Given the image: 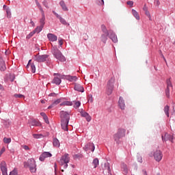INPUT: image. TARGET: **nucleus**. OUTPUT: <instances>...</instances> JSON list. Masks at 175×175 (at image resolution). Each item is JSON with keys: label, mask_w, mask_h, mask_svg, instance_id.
<instances>
[{"label": "nucleus", "mask_w": 175, "mask_h": 175, "mask_svg": "<svg viewBox=\"0 0 175 175\" xmlns=\"http://www.w3.org/2000/svg\"><path fill=\"white\" fill-rule=\"evenodd\" d=\"M51 53L55 58L60 61V62H65V61H66V58L62 55V53L58 49L57 46H52Z\"/></svg>", "instance_id": "1"}, {"label": "nucleus", "mask_w": 175, "mask_h": 175, "mask_svg": "<svg viewBox=\"0 0 175 175\" xmlns=\"http://www.w3.org/2000/svg\"><path fill=\"white\" fill-rule=\"evenodd\" d=\"M125 133H126V130H125V129H119L118 130L117 133L113 135L114 141L117 144L121 143L120 139H122V137H125Z\"/></svg>", "instance_id": "2"}, {"label": "nucleus", "mask_w": 175, "mask_h": 175, "mask_svg": "<svg viewBox=\"0 0 175 175\" xmlns=\"http://www.w3.org/2000/svg\"><path fill=\"white\" fill-rule=\"evenodd\" d=\"M25 167H29L31 173H36V161L33 159H29L24 163Z\"/></svg>", "instance_id": "3"}, {"label": "nucleus", "mask_w": 175, "mask_h": 175, "mask_svg": "<svg viewBox=\"0 0 175 175\" xmlns=\"http://www.w3.org/2000/svg\"><path fill=\"white\" fill-rule=\"evenodd\" d=\"M70 161V157H69V154L65 153L64 155L62 156L60 159L58 161L59 165L60 166H63L64 169L68 168V163Z\"/></svg>", "instance_id": "4"}, {"label": "nucleus", "mask_w": 175, "mask_h": 175, "mask_svg": "<svg viewBox=\"0 0 175 175\" xmlns=\"http://www.w3.org/2000/svg\"><path fill=\"white\" fill-rule=\"evenodd\" d=\"M101 31H103V34L101 35L100 40L103 43L106 44V42H107V36H110V31L107 30L105 25H101Z\"/></svg>", "instance_id": "5"}, {"label": "nucleus", "mask_w": 175, "mask_h": 175, "mask_svg": "<svg viewBox=\"0 0 175 175\" xmlns=\"http://www.w3.org/2000/svg\"><path fill=\"white\" fill-rule=\"evenodd\" d=\"M33 59L37 62H46L49 59V55H40L38 53L33 57Z\"/></svg>", "instance_id": "6"}, {"label": "nucleus", "mask_w": 175, "mask_h": 175, "mask_svg": "<svg viewBox=\"0 0 175 175\" xmlns=\"http://www.w3.org/2000/svg\"><path fill=\"white\" fill-rule=\"evenodd\" d=\"M114 88V79L111 78L107 85V95H111L113 92V89Z\"/></svg>", "instance_id": "7"}, {"label": "nucleus", "mask_w": 175, "mask_h": 175, "mask_svg": "<svg viewBox=\"0 0 175 175\" xmlns=\"http://www.w3.org/2000/svg\"><path fill=\"white\" fill-rule=\"evenodd\" d=\"M150 157H154L155 161H157V162H161V161H162V152H161V150H157L152 153H150Z\"/></svg>", "instance_id": "8"}, {"label": "nucleus", "mask_w": 175, "mask_h": 175, "mask_svg": "<svg viewBox=\"0 0 175 175\" xmlns=\"http://www.w3.org/2000/svg\"><path fill=\"white\" fill-rule=\"evenodd\" d=\"M60 118L62 121H69V120H70V116L69 113L65 111H60Z\"/></svg>", "instance_id": "9"}, {"label": "nucleus", "mask_w": 175, "mask_h": 175, "mask_svg": "<svg viewBox=\"0 0 175 175\" xmlns=\"http://www.w3.org/2000/svg\"><path fill=\"white\" fill-rule=\"evenodd\" d=\"M54 76H56L54 77L52 83L53 84H56V85H59L61 84V79H62V75L61 74H54Z\"/></svg>", "instance_id": "10"}, {"label": "nucleus", "mask_w": 175, "mask_h": 175, "mask_svg": "<svg viewBox=\"0 0 175 175\" xmlns=\"http://www.w3.org/2000/svg\"><path fill=\"white\" fill-rule=\"evenodd\" d=\"M0 168L3 175H8V167L5 161H2L0 164Z\"/></svg>", "instance_id": "11"}, {"label": "nucleus", "mask_w": 175, "mask_h": 175, "mask_svg": "<svg viewBox=\"0 0 175 175\" xmlns=\"http://www.w3.org/2000/svg\"><path fill=\"white\" fill-rule=\"evenodd\" d=\"M84 150L85 151H89L90 150L92 152H94L95 151V145H94V143L90 142L85 146Z\"/></svg>", "instance_id": "12"}, {"label": "nucleus", "mask_w": 175, "mask_h": 175, "mask_svg": "<svg viewBox=\"0 0 175 175\" xmlns=\"http://www.w3.org/2000/svg\"><path fill=\"white\" fill-rule=\"evenodd\" d=\"M51 157H53V154L50 152H44L40 157V161L43 162L46 158H51Z\"/></svg>", "instance_id": "13"}, {"label": "nucleus", "mask_w": 175, "mask_h": 175, "mask_svg": "<svg viewBox=\"0 0 175 175\" xmlns=\"http://www.w3.org/2000/svg\"><path fill=\"white\" fill-rule=\"evenodd\" d=\"M109 38L112 42H113V43H117V42H118L117 36H116V33H114V32H113L111 30H109Z\"/></svg>", "instance_id": "14"}, {"label": "nucleus", "mask_w": 175, "mask_h": 175, "mask_svg": "<svg viewBox=\"0 0 175 175\" xmlns=\"http://www.w3.org/2000/svg\"><path fill=\"white\" fill-rule=\"evenodd\" d=\"M47 38L50 42H57V40L58 39V37H57L55 34L50 33L47 34Z\"/></svg>", "instance_id": "15"}, {"label": "nucleus", "mask_w": 175, "mask_h": 175, "mask_svg": "<svg viewBox=\"0 0 175 175\" xmlns=\"http://www.w3.org/2000/svg\"><path fill=\"white\" fill-rule=\"evenodd\" d=\"M3 9L5 11L7 17L10 18V17H12V12L10 11V8L8 5H3Z\"/></svg>", "instance_id": "16"}, {"label": "nucleus", "mask_w": 175, "mask_h": 175, "mask_svg": "<svg viewBox=\"0 0 175 175\" xmlns=\"http://www.w3.org/2000/svg\"><path fill=\"white\" fill-rule=\"evenodd\" d=\"M118 105L121 110H125V101L124 100V98H122V97H120L118 100Z\"/></svg>", "instance_id": "17"}, {"label": "nucleus", "mask_w": 175, "mask_h": 175, "mask_svg": "<svg viewBox=\"0 0 175 175\" xmlns=\"http://www.w3.org/2000/svg\"><path fill=\"white\" fill-rule=\"evenodd\" d=\"M81 117H84L85 118L86 121H88V122H90V121H91V116H90V114H88V113H87L85 111H81Z\"/></svg>", "instance_id": "18"}, {"label": "nucleus", "mask_w": 175, "mask_h": 175, "mask_svg": "<svg viewBox=\"0 0 175 175\" xmlns=\"http://www.w3.org/2000/svg\"><path fill=\"white\" fill-rule=\"evenodd\" d=\"M75 90L78 91V92H84V88L79 83H75Z\"/></svg>", "instance_id": "19"}, {"label": "nucleus", "mask_w": 175, "mask_h": 175, "mask_svg": "<svg viewBox=\"0 0 175 175\" xmlns=\"http://www.w3.org/2000/svg\"><path fill=\"white\" fill-rule=\"evenodd\" d=\"M0 70L1 72L6 70V64H5V61L2 58H0Z\"/></svg>", "instance_id": "20"}, {"label": "nucleus", "mask_w": 175, "mask_h": 175, "mask_svg": "<svg viewBox=\"0 0 175 175\" xmlns=\"http://www.w3.org/2000/svg\"><path fill=\"white\" fill-rule=\"evenodd\" d=\"M29 124H30L31 126H40V122L36 121V120H29Z\"/></svg>", "instance_id": "21"}, {"label": "nucleus", "mask_w": 175, "mask_h": 175, "mask_svg": "<svg viewBox=\"0 0 175 175\" xmlns=\"http://www.w3.org/2000/svg\"><path fill=\"white\" fill-rule=\"evenodd\" d=\"M69 124V121H62V129L63 131H68V124Z\"/></svg>", "instance_id": "22"}, {"label": "nucleus", "mask_w": 175, "mask_h": 175, "mask_svg": "<svg viewBox=\"0 0 175 175\" xmlns=\"http://www.w3.org/2000/svg\"><path fill=\"white\" fill-rule=\"evenodd\" d=\"M165 139L163 137V136H162V139L163 140H170V142H173V135L166 133L165 135Z\"/></svg>", "instance_id": "23"}, {"label": "nucleus", "mask_w": 175, "mask_h": 175, "mask_svg": "<svg viewBox=\"0 0 175 175\" xmlns=\"http://www.w3.org/2000/svg\"><path fill=\"white\" fill-rule=\"evenodd\" d=\"M121 167L124 174H128V166L125 163L121 164Z\"/></svg>", "instance_id": "24"}, {"label": "nucleus", "mask_w": 175, "mask_h": 175, "mask_svg": "<svg viewBox=\"0 0 175 175\" xmlns=\"http://www.w3.org/2000/svg\"><path fill=\"white\" fill-rule=\"evenodd\" d=\"M59 5L62 7V9L64 11V12H68V7H66V4H65V2L64 1H61L59 2Z\"/></svg>", "instance_id": "25"}, {"label": "nucleus", "mask_w": 175, "mask_h": 175, "mask_svg": "<svg viewBox=\"0 0 175 175\" xmlns=\"http://www.w3.org/2000/svg\"><path fill=\"white\" fill-rule=\"evenodd\" d=\"M42 17L40 20V26L44 27L45 24L44 21L46 20V17L44 16V12H42Z\"/></svg>", "instance_id": "26"}, {"label": "nucleus", "mask_w": 175, "mask_h": 175, "mask_svg": "<svg viewBox=\"0 0 175 175\" xmlns=\"http://www.w3.org/2000/svg\"><path fill=\"white\" fill-rule=\"evenodd\" d=\"M92 165L94 169H96V167L99 166V159H98V158L94 159L92 161Z\"/></svg>", "instance_id": "27"}, {"label": "nucleus", "mask_w": 175, "mask_h": 175, "mask_svg": "<svg viewBox=\"0 0 175 175\" xmlns=\"http://www.w3.org/2000/svg\"><path fill=\"white\" fill-rule=\"evenodd\" d=\"M67 80L69 81H77V77L76 76H68Z\"/></svg>", "instance_id": "28"}, {"label": "nucleus", "mask_w": 175, "mask_h": 175, "mask_svg": "<svg viewBox=\"0 0 175 175\" xmlns=\"http://www.w3.org/2000/svg\"><path fill=\"white\" fill-rule=\"evenodd\" d=\"M132 14L134 16V17L136 18V20H140V16H139V14L137 12L136 10H132Z\"/></svg>", "instance_id": "29"}, {"label": "nucleus", "mask_w": 175, "mask_h": 175, "mask_svg": "<svg viewBox=\"0 0 175 175\" xmlns=\"http://www.w3.org/2000/svg\"><path fill=\"white\" fill-rule=\"evenodd\" d=\"M73 103L70 101H64L60 104V106H72Z\"/></svg>", "instance_id": "30"}, {"label": "nucleus", "mask_w": 175, "mask_h": 175, "mask_svg": "<svg viewBox=\"0 0 175 175\" xmlns=\"http://www.w3.org/2000/svg\"><path fill=\"white\" fill-rule=\"evenodd\" d=\"M36 1V4L38 6L39 10L41 12V13H44V11L43 10V8H42V5H40V3H39V1H38V0H35Z\"/></svg>", "instance_id": "31"}, {"label": "nucleus", "mask_w": 175, "mask_h": 175, "mask_svg": "<svg viewBox=\"0 0 175 175\" xmlns=\"http://www.w3.org/2000/svg\"><path fill=\"white\" fill-rule=\"evenodd\" d=\"M43 29L42 26H38L33 31L36 33H39L40 32H42V30Z\"/></svg>", "instance_id": "32"}, {"label": "nucleus", "mask_w": 175, "mask_h": 175, "mask_svg": "<svg viewBox=\"0 0 175 175\" xmlns=\"http://www.w3.org/2000/svg\"><path fill=\"white\" fill-rule=\"evenodd\" d=\"M104 168L105 169V170H107L108 173H110V172H111V170H110V164L109 163H105L104 164Z\"/></svg>", "instance_id": "33"}, {"label": "nucleus", "mask_w": 175, "mask_h": 175, "mask_svg": "<svg viewBox=\"0 0 175 175\" xmlns=\"http://www.w3.org/2000/svg\"><path fill=\"white\" fill-rule=\"evenodd\" d=\"M53 146L54 147H59V141L58 140V139H53Z\"/></svg>", "instance_id": "34"}, {"label": "nucleus", "mask_w": 175, "mask_h": 175, "mask_svg": "<svg viewBox=\"0 0 175 175\" xmlns=\"http://www.w3.org/2000/svg\"><path fill=\"white\" fill-rule=\"evenodd\" d=\"M170 107L168 105H166L165 107H164V112H165V114L167 116V117H169V110H170Z\"/></svg>", "instance_id": "35"}, {"label": "nucleus", "mask_w": 175, "mask_h": 175, "mask_svg": "<svg viewBox=\"0 0 175 175\" xmlns=\"http://www.w3.org/2000/svg\"><path fill=\"white\" fill-rule=\"evenodd\" d=\"M3 143H5V144H9L12 143V139L8 138V137H4Z\"/></svg>", "instance_id": "36"}, {"label": "nucleus", "mask_w": 175, "mask_h": 175, "mask_svg": "<svg viewBox=\"0 0 175 175\" xmlns=\"http://www.w3.org/2000/svg\"><path fill=\"white\" fill-rule=\"evenodd\" d=\"M59 20L60 23L63 24V25H69V23H68V22H66V21L64 18L62 17Z\"/></svg>", "instance_id": "37"}, {"label": "nucleus", "mask_w": 175, "mask_h": 175, "mask_svg": "<svg viewBox=\"0 0 175 175\" xmlns=\"http://www.w3.org/2000/svg\"><path fill=\"white\" fill-rule=\"evenodd\" d=\"M33 137L34 139H42V137H43V135H42V134H33Z\"/></svg>", "instance_id": "38"}, {"label": "nucleus", "mask_w": 175, "mask_h": 175, "mask_svg": "<svg viewBox=\"0 0 175 175\" xmlns=\"http://www.w3.org/2000/svg\"><path fill=\"white\" fill-rule=\"evenodd\" d=\"M30 68H31V73H35V72H36V67L35 66V64H30Z\"/></svg>", "instance_id": "39"}, {"label": "nucleus", "mask_w": 175, "mask_h": 175, "mask_svg": "<svg viewBox=\"0 0 175 175\" xmlns=\"http://www.w3.org/2000/svg\"><path fill=\"white\" fill-rule=\"evenodd\" d=\"M80 106H81V103H80V101H76L75 103L74 107H75V109L80 107Z\"/></svg>", "instance_id": "40"}, {"label": "nucleus", "mask_w": 175, "mask_h": 175, "mask_svg": "<svg viewBox=\"0 0 175 175\" xmlns=\"http://www.w3.org/2000/svg\"><path fill=\"white\" fill-rule=\"evenodd\" d=\"M145 14L147 16V17H148V18L150 21H151V20H152L151 18V14H150V12H148V10L145 11Z\"/></svg>", "instance_id": "41"}, {"label": "nucleus", "mask_w": 175, "mask_h": 175, "mask_svg": "<svg viewBox=\"0 0 175 175\" xmlns=\"http://www.w3.org/2000/svg\"><path fill=\"white\" fill-rule=\"evenodd\" d=\"M61 103V99H57L55 100L52 104H53V106H57V105H59Z\"/></svg>", "instance_id": "42"}, {"label": "nucleus", "mask_w": 175, "mask_h": 175, "mask_svg": "<svg viewBox=\"0 0 175 175\" xmlns=\"http://www.w3.org/2000/svg\"><path fill=\"white\" fill-rule=\"evenodd\" d=\"M35 31L34 30L33 31H31V33H29V34L27 36V39H29L30 38H32V36H33V35H35Z\"/></svg>", "instance_id": "43"}, {"label": "nucleus", "mask_w": 175, "mask_h": 175, "mask_svg": "<svg viewBox=\"0 0 175 175\" xmlns=\"http://www.w3.org/2000/svg\"><path fill=\"white\" fill-rule=\"evenodd\" d=\"M10 175H18L16 170H13L10 173Z\"/></svg>", "instance_id": "44"}, {"label": "nucleus", "mask_w": 175, "mask_h": 175, "mask_svg": "<svg viewBox=\"0 0 175 175\" xmlns=\"http://www.w3.org/2000/svg\"><path fill=\"white\" fill-rule=\"evenodd\" d=\"M58 43L59 44V46H62V44H64V39L59 38H58Z\"/></svg>", "instance_id": "45"}, {"label": "nucleus", "mask_w": 175, "mask_h": 175, "mask_svg": "<svg viewBox=\"0 0 175 175\" xmlns=\"http://www.w3.org/2000/svg\"><path fill=\"white\" fill-rule=\"evenodd\" d=\"M43 120H44V122H46V124H50V122L49 121V117H47V116L44 117Z\"/></svg>", "instance_id": "46"}, {"label": "nucleus", "mask_w": 175, "mask_h": 175, "mask_svg": "<svg viewBox=\"0 0 175 175\" xmlns=\"http://www.w3.org/2000/svg\"><path fill=\"white\" fill-rule=\"evenodd\" d=\"M137 161L139 162V163H143V158L142 157V156H138L137 157Z\"/></svg>", "instance_id": "47"}, {"label": "nucleus", "mask_w": 175, "mask_h": 175, "mask_svg": "<svg viewBox=\"0 0 175 175\" xmlns=\"http://www.w3.org/2000/svg\"><path fill=\"white\" fill-rule=\"evenodd\" d=\"M165 94H166V96H167V98H169V96L170 95V90L167 88V89L165 90Z\"/></svg>", "instance_id": "48"}, {"label": "nucleus", "mask_w": 175, "mask_h": 175, "mask_svg": "<svg viewBox=\"0 0 175 175\" xmlns=\"http://www.w3.org/2000/svg\"><path fill=\"white\" fill-rule=\"evenodd\" d=\"M53 14H55V16H56L57 18H59V20L60 19V18H62L61 16H59V14H58L57 12H55V11H53Z\"/></svg>", "instance_id": "49"}, {"label": "nucleus", "mask_w": 175, "mask_h": 175, "mask_svg": "<svg viewBox=\"0 0 175 175\" xmlns=\"http://www.w3.org/2000/svg\"><path fill=\"white\" fill-rule=\"evenodd\" d=\"M5 147H3L2 148H1V151H0V157L5 152Z\"/></svg>", "instance_id": "50"}, {"label": "nucleus", "mask_w": 175, "mask_h": 175, "mask_svg": "<svg viewBox=\"0 0 175 175\" xmlns=\"http://www.w3.org/2000/svg\"><path fill=\"white\" fill-rule=\"evenodd\" d=\"M42 4L44 5V6H45V8H47L49 9V5L47 4V1L44 0L42 2Z\"/></svg>", "instance_id": "51"}, {"label": "nucleus", "mask_w": 175, "mask_h": 175, "mask_svg": "<svg viewBox=\"0 0 175 175\" xmlns=\"http://www.w3.org/2000/svg\"><path fill=\"white\" fill-rule=\"evenodd\" d=\"M22 147L25 150V151H28V150H29V147L27 145H23Z\"/></svg>", "instance_id": "52"}, {"label": "nucleus", "mask_w": 175, "mask_h": 175, "mask_svg": "<svg viewBox=\"0 0 175 175\" xmlns=\"http://www.w3.org/2000/svg\"><path fill=\"white\" fill-rule=\"evenodd\" d=\"M15 98H24L23 94H14Z\"/></svg>", "instance_id": "53"}, {"label": "nucleus", "mask_w": 175, "mask_h": 175, "mask_svg": "<svg viewBox=\"0 0 175 175\" xmlns=\"http://www.w3.org/2000/svg\"><path fill=\"white\" fill-rule=\"evenodd\" d=\"M167 88H170V87H172V83H170V81H167Z\"/></svg>", "instance_id": "54"}, {"label": "nucleus", "mask_w": 175, "mask_h": 175, "mask_svg": "<svg viewBox=\"0 0 175 175\" xmlns=\"http://www.w3.org/2000/svg\"><path fill=\"white\" fill-rule=\"evenodd\" d=\"M4 90H5V88L2 84L0 83V91H4Z\"/></svg>", "instance_id": "55"}, {"label": "nucleus", "mask_w": 175, "mask_h": 175, "mask_svg": "<svg viewBox=\"0 0 175 175\" xmlns=\"http://www.w3.org/2000/svg\"><path fill=\"white\" fill-rule=\"evenodd\" d=\"M32 60L31 59H30V60H29V62H28V64H27V66H26V68L28 69L29 68V66H31V62Z\"/></svg>", "instance_id": "56"}, {"label": "nucleus", "mask_w": 175, "mask_h": 175, "mask_svg": "<svg viewBox=\"0 0 175 175\" xmlns=\"http://www.w3.org/2000/svg\"><path fill=\"white\" fill-rule=\"evenodd\" d=\"M40 116H41L42 117H43V118H44L46 117L47 115H46V113H45L44 112H41V113H40Z\"/></svg>", "instance_id": "57"}, {"label": "nucleus", "mask_w": 175, "mask_h": 175, "mask_svg": "<svg viewBox=\"0 0 175 175\" xmlns=\"http://www.w3.org/2000/svg\"><path fill=\"white\" fill-rule=\"evenodd\" d=\"M127 5H129L131 6H133V1H128Z\"/></svg>", "instance_id": "58"}, {"label": "nucleus", "mask_w": 175, "mask_h": 175, "mask_svg": "<svg viewBox=\"0 0 175 175\" xmlns=\"http://www.w3.org/2000/svg\"><path fill=\"white\" fill-rule=\"evenodd\" d=\"M88 102H90V103H92V102H93L92 95L90 96V98L88 99Z\"/></svg>", "instance_id": "59"}, {"label": "nucleus", "mask_w": 175, "mask_h": 175, "mask_svg": "<svg viewBox=\"0 0 175 175\" xmlns=\"http://www.w3.org/2000/svg\"><path fill=\"white\" fill-rule=\"evenodd\" d=\"M99 5H105V1L103 0H100Z\"/></svg>", "instance_id": "60"}, {"label": "nucleus", "mask_w": 175, "mask_h": 175, "mask_svg": "<svg viewBox=\"0 0 175 175\" xmlns=\"http://www.w3.org/2000/svg\"><path fill=\"white\" fill-rule=\"evenodd\" d=\"M154 3H156V5H157V6H159V1L154 0Z\"/></svg>", "instance_id": "61"}, {"label": "nucleus", "mask_w": 175, "mask_h": 175, "mask_svg": "<svg viewBox=\"0 0 175 175\" xmlns=\"http://www.w3.org/2000/svg\"><path fill=\"white\" fill-rule=\"evenodd\" d=\"M53 107H54V105H53V104L52 103V105H49V106L48 107V109H53Z\"/></svg>", "instance_id": "62"}, {"label": "nucleus", "mask_w": 175, "mask_h": 175, "mask_svg": "<svg viewBox=\"0 0 175 175\" xmlns=\"http://www.w3.org/2000/svg\"><path fill=\"white\" fill-rule=\"evenodd\" d=\"M30 24H31L32 27H35V23L33 21H31Z\"/></svg>", "instance_id": "63"}, {"label": "nucleus", "mask_w": 175, "mask_h": 175, "mask_svg": "<svg viewBox=\"0 0 175 175\" xmlns=\"http://www.w3.org/2000/svg\"><path fill=\"white\" fill-rule=\"evenodd\" d=\"M49 96H55V93H51Z\"/></svg>", "instance_id": "64"}]
</instances>
